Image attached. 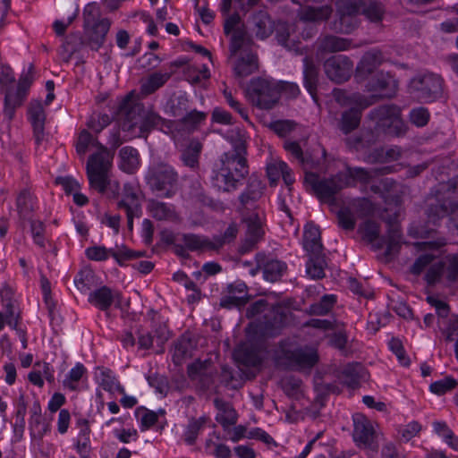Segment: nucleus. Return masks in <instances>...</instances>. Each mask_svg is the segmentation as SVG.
I'll use <instances>...</instances> for the list:
<instances>
[{
	"instance_id": "c9c22d12",
	"label": "nucleus",
	"mask_w": 458,
	"mask_h": 458,
	"mask_svg": "<svg viewBox=\"0 0 458 458\" xmlns=\"http://www.w3.org/2000/svg\"><path fill=\"white\" fill-rule=\"evenodd\" d=\"M119 155L122 160V169L129 174L134 173L140 164L138 150L127 146L121 148Z\"/></svg>"
},
{
	"instance_id": "e433bc0d",
	"label": "nucleus",
	"mask_w": 458,
	"mask_h": 458,
	"mask_svg": "<svg viewBox=\"0 0 458 458\" xmlns=\"http://www.w3.org/2000/svg\"><path fill=\"white\" fill-rule=\"evenodd\" d=\"M361 370L362 367L360 364L350 363L342 369L338 378L343 384L354 388L359 385Z\"/></svg>"
},
{
	"instance_id": "3c124183",
	"label": "nucleus",
	"mask_w": 458,
	"mask_h": 458,
	"mask_svg": "<svg viewBox=\"0 0 458 458\" xmlns=\"http://www.w3.org/2000/svg\"><path fill=\"white\" fill-rule=\"evenodd\" d=\"M206 113L193 109L188 111L184 115H182V117L180 118L179 123L188 130H195L206 120Z\"/></svg>"
},
{
	"instance_id": "4468645a",
	"label": "nucleus",
	"mask_w": 458,
	"mask_h": 458,
	"mask_svg": "<svg viewBox=\"0 0 458 458\" xmlns=\"http://www.w3.org/2000/svg\"><path fill=\"white\" fill-rule=\"evenodd\" d=\"M327 76L336 83L346 81L352 71V61L344 55L331 56L324 63Z\"/></svg>"
},
{
	"instance_id": "473e14b6",
	"label": "nucleus",
	"mask_w": 458,
	"mask_h": 458,
	"mask_svg": "<svg viewBox=\"0 0 458 458\" xmlns=\"http://www.w3.org/2000/svg\"><path fill=\"white\" fill-rule=\"evenodd\" d=\"M309 260L306 264V272L312 279H321L325 276L327 262L323 252L308 254Z\"/></svg>"
},
{
	"instance_id": "2f4dec72",
	"label": "nucleus",
	"mask_w": 458,
	"mask_h": 458,
	"mask_svg": "<svg viewBox=\"0 0 458 458\" xmlns=\"http://www.w3.org/2000/svg\"><path fill=\"white\" fill-rule=\"evenodd\" d=\"M276 38L277 42L288 50H293L298 55L306 54L307 48L300 47V42L291 38L290 28L285 23L276 27Z\"/></svg>"
},
{
	"instance_id": "0eeeda50",
	"label": "nucleus",
	"mask_w": 458,
	"mask_h": 458,
	"mask_svg": "<svg viewBox=\"0 0 458 458\" xmlns=\"http://www.w3.org/2000/svg\"><path fill=\"white\" fill-rule=\"evenodd\" d=\"M250 98L253 105L260 109H272L279 99L277 85L264 80H253L250 84Z\"/></svg>"
},
{
	"instance_id": "5fc2aeb1",
	"label": "nucleus",
	"mask_w": 458,
	"mask_h": 458,
	"mask_svg": "<svg viewBox=\"0 0 458 458\" xmlns=\"http://www.w3.org/2000/svg\"><path fill=\"white\" fill-rule=\"evenodd\" d=\"M17 208L21 218H27L34 210L30 193L27 190L21 191L17 198Z\"/></svg>"
},
{
	"instance_id": "774afa93",
	"label": "nucleus",
	"mask_w": 458,
	"mask_h": 458,
	"mask_svg": "<svg viewBox=\"0 0 458 458\" xmlns=\"http://www.w3.org/2000/svg\"><path fill=\"white\" fill-rule=\"evenodd\" d=\"M271 305L267 302V301L264 299H259L253 303H251L246 310V317L248 318H254L256 316H259L262 313H266L267 310H269Z\"/></svg>"
},
{
	"instance_id": "aec40b11",
	"label": "nucleus",
	"mask_w": 458,
	"mask_h": 458,
	"mask_svg": "<svg viewBox=\"0 0 458 458\" xmlns=\"http://www.w3.org/2000/svg\"><path fill=\"white\" fill-rule=\"evenodd\" d=\"M387 225V247L385 252L386 257H392L399 252L402 245L403 234L396 215L385 218Z\"/></svg>"
},
{
	"instance_id": "dca6fc26",
	"label": "nucleus",
	"mask_w": 458,
	"mask_h": 458,
	"mask_svg": "<svg viewBox=\"0 0 458 458\" xmlns=\"http://www.w3.org/2000/svg\"><path fill=\"white\" fill-rule=\"evenodd\" d=\"M263 346L259 343L249 340L240 344L233 352L235 360L246 367H257L261 364V351Z\"/></svg>"
},
{
	"instance_id": "6e6552de",
	"label": "nucleus",
	"mask_w": 458,
	"mask_h": 458,
	"mask_svg": "<svg viewBox=\"0 0 458 458\" xmlns=\"http://www.w3.org/2000/svg\"><path fill=\"white\" fill-rule=\"evenodd\" d=\"M33 64H30L28 73L21 76L16 91L13 88H7L4 97V114L9 120L14 116L15 109L21 106L26 93L33 81Z\"/></svg>"
},
{
	"instance_id": "f03ea898",
	"label": "nucleus",
	"mask_w": 458,
	"mask_h": 458,
	"mask_svg": "<svg viewBox=\"0 0 458 458\" xmlns=\"http://www.w3.org/2000/svg\"><path fill=\"white\" fill-rule=\"evenodd\" d=\"M114 155L106 147L100 146L97 152L90 155L86 165V172L90 188L101 194L106 193L108 198H115L119 185L112 182L110 169Z\"/></svg>"
},
{
	"instance_id": "7ed1b4c3",
	"label": "nucleus",
	"mask_w": 458,
	"mask_h": 458,
	"mask_svg": "<svg viewBox=\"0 0 458 458\" xmlns=\"http://www.w3.org/2000/svg\"><path fill=\"white\" fill-rule=\"evenodd\" d=\"M145 179L152 191L160 192L161 197L171 198L175 193L178 173L171 165L158 162L148 167Z\"/></svg>"
},
{
	"instance_id": "49530a36",
	"label": "nucleus",
	"mask_w": 458,
	"mask_h": 458,
	"mask_svg": "<svg viewBox=\"0 0 458 458\" xmlns=\"http://www.w3.org/2000/svg\"><path fill=\"white\" fill-rule=\"evenodd\" d=\"M251 44L252 39L244 29H234L230 44V51L232 55H235L240 49L244 47H249Z\"/></svg>"
},
{
	"instance_id": "a19ab883",
	"label": "nucleus",
	"mask_w": 458,
	"mask_h": 458,
	"mask_svg": "<svg viewBox=\"0 0 458 458\" xmlns=\"http://www.w3.org/2000/svg\"><path fill=\"white\" fill-rule=\"evenodd\" d=\"M285 270L286 265L276 259L265 260L263 264L264 278L271 283L280 280Z\"/></svg>"
},
{
	"instance_id": "052dcab7",
	"label": "nucleus",
	"mask_w": 458,
	"mask_h": 458,
	"mask_svg": "<svg viewBox=\"0 0 458 458\" xmlns=\"http://www.w3.org/2000/svg\"><path fill=\"white\" fill-rule=\"evenodd\" d=\"M339 225L344 230H353L355 227V218L351 210L347 208H341L337 212Z\"/></svg>"
},
{
	"instance_id": "9b49d317",
	"label": "nucleus",
	"mask_w": 458,
	"mask_h": 458,
	"mask_svg": "<svg viewBox=\"0 0 458 458\" xmlns=\"http://www.w3.org/2000/svg\"><path fill=\"white\" fill-rule=\"evenodd\" d=\"M242 221L246 225V233L239 251L247 253L255 248L256 244L263 238L265 232L258 213L242 214Z\"/></svg>"
},
{
	"instance_id": "603ef678",
	"label": "nucleus",
	"mask_w": 458,
	"mask_h": 458,
	"mask_svg": "<svg viewBox=\"0 0 458 458\" xmlns=\"http://www.w3.org/2000/svg\"><path fill=\"white\" fill-rule=\"evenodd\" d=\"M238 225L235 223H231L225 231L224 234L213 237L212 243L214 250H217L224 244L232 242L237 236Z\"/></svg>"
},
{
	"instance_id": "69168bd1",
	"label": "nucleus",
	"mask_w": 458,
	"mask_h": 458,
	"mask_svg": "<svg viewBox=\"0 0 458 458\" xmlns=\"http://www.w3.org/2000/svg\"><path fill=\"white\" fill-rule=\"evenodd\" d=\"M162 118L154 113H148L146 115L142 114V120L140 123V131L141 133L148 132L151 129L160 124Z\"/></svg>"
},
{
	"instance_id": "1a4fd4ad",
	"label": "nucleus",
	"mask_w": 458,
	"mask_h": 458,
	"mask_svg": "<svg viewBox=\"0 0 458 458\" xmlns=\"http://www.w3.org/2000/svg\"><path fill=\"white\" fill-rule=\"evenodd\" d=\"M144 106L127 96L119 105L117 119L123 131H132L142 120Z\"/></svg>"
},
{
	"instance_id": "bf43d9fd",
	"label": "nucleus",
	"mask_w": 458,
	"mask_h": 458,
	"mask_svg": "<svg viewBox=\"0 0 458 458\" xmlns=\"http://www.w3.org/2000/svg\"><path fill=\"white\" fill-rule=\"evenodd\" d=\"M457 381L450 377L442 380L434 382L430 385V391L437 394H443L447 391L454 389L457 386Z\"/></svg>"
},
{
	"instance_id": "bb28decb",
	"label": "nucleus",
	"mask_w": 458,
	"mask_h": 458,
	"mask_svg": "<svg viewBox=\"0 0 458 458\" xmlns=\"http://www.w3.org/2000/svg\"><path fill=\"white\" fill-rule=\"evenodd\" d=\"M361 108L351 107L341 114L337 127L345 135L356 130L360 123Z\"/></svg>"
},
{
	"instance_id": "7c9ffc66",
	"label": "nucleus",
	"mask_w": 458,
	"mask_h": 458,
	"mask_svg": "<svg viewBox=\"0 0 458 458\" xmlns=\"http://www.w3.org/2000/svg\"><path fill=\"white\" fill-rule=\"evenodd\" d=\"M202 148V143L199 140L191 139L182 151L181 159L184 165L193 169L198 168Z\"/></svg>"
},
{
	"instance_id": "e2e57ef3",
	"label": "nucleus",
	"mask_w": 458,
	"mask_h": 458,
	"mask_svg": "<svg viewBox=\"0 0 458 458\" xmlns=\"http://www.w3.org/2000/svg\"><path fill=\"white\" fill-rule=\"evenodd\" d=\"M445 268V263L443 261H437L433 263L425 275V280L428 284H435L441 277Z\"/></svg>"
},
{
	"instance_id": "37998d69",
	"label": "nucleus",
	"mask_w": 458,
	"mask_h": 458,
	"mask_svg": "<svg viewBox=\"0 0 458 458\" xmlns=\"http://www.w3.org/2000/svg\"><path fill=\"white\" fill-rule=\"evenodd\" d=\"M284 148L294 156L299 162L304 166L305 171L307 168H315L317 163L308 155H304L303 151L297 141H285Z\"/></svg>"
},
{
	"instance_id": "0e129e2a",
	"label": "nucleus",
	"mask_w": 458,
	"mask_h": 458,
	"mask_svg": "<svg viewBox=\"0 0 458 458\" xmlns=\"http://www.w3.org/2000/svg\"><path fill=\"white\" fill-rule=\"evenodd\" d=\"M366 0H339L340 12L347 13H358L365 6Z\"/></svg>"
},
{
	"instance_id": "a211bd4d",
	"label": "nucleus",
	"mask_w": 458,
	"mask_h": 458,
	"mask_svg": "<svg viewBox=\"0 0 458 458\" xmlns=\"http://www.w3.org/2000/svg\"><path fill=\"white\" fill-rule=\"evenodd\" d=\"M393 95L394 92H386L380 95H371L369 97H366L360 93L348 95L347 92L343 89L334 90V98L340 105L347 106L350 104H354L361 109H365L368 106L375 104L380 98H391Z\"/></svg>"
},
{
	"instance_id": "cd10ccee",
	"label": "nucleus",
	"mask_w": 458,
	"mask_h": 458,
	"mask_svg": "<svg viewBox=\"0 0 458 458\" xmlns=\"http://www.w3.org/2000/svg\"><path fill=\"white\" fill-rule=\"evenodd\" d=\"M303 247L308 254L323 252L319 228L313 224L305 226Z\"/></svg>"
},
{
	"instance_id": "412c9836",
	"label": "nucleus",
	"mask_w": 458,
	"mask_h": 458,
	"mask_svg": "<svg viewBox=\"0 0 458 458\" xmlns=\"http://www.w3.org/2000/svg\"><path fill=\"white\" fill-rule=\"evenodd\" d=\"M233 150L224 154L222 157V167L233 170V165L238 163L241 157H246L247 146L246 140L240 132L233 134L231 137Z\"/></svg>"
},
{
	"instance_id": "4c0bfd02",
	"label": "nucleus",
	"mask_w": 458,
	"mask_h": 458,
	"mask_svg": "<svg viewBox=\"0 0 458 458\" xmlns=\"http://www.w3.org/2000/svg\"><path fill=\"white\" fill-rule=\"evenodd\" d=\"M148 208L152 216L157 220H171L175 217V212L172 206L153 199L148 200Z\"/></svg>"
},
{
	"instance_id": "6e6d98bb",
	"label": "nucleus",
	"mask_w": 458,
	"mask_h": 458,
	"mask_svg": "<svg viewBox=\"0 0 458 458\" xmlns=\"http://www.w3.org/2000/svg\"><path fill=\"white\" fill-rule=\"evenodd\" d=\"M361 12L372 22L380 21L385 13L382 4L377 2H370L369 4L365 3Z\"/></svg>"
},
{
	"instance_id": "9d476101",
	"label": "nucleus",
	"mask_w": 458,
	"mask_h": 458,
	"mask_svg": "<svg viewBox=\"0 0 458 458\" xmlns=\"http://www.w3.org/2000/svg\"><path fill=\"white\" fill-rule=\"evenodd\" d=\"M392 172L390 166H383L380 168H372L367 170L362 167H351L346 165L345 171L338 173V177L341 182L345 183V186H353L356 182L362 184L369 183L373 178L380 175H386Z\"/></svg>"
},
{
	"instance_id": "f3484780",
	"label": "nucleus",
	"mask_w": 458,
	"mask_h": 458,
	"mask_svg": "<svg viewBox=\"0 0 458 458\" xmlns=\"http://www.w3.org/2000/svg\"><path fill=\"white\" fill-rule=\"evenodd\" d=\"M117 208L125 210L128 229L131 231L133 228V217L140 216L141 214V205L139 201L138 195L131 185H124L123 196V199L117 202Z\"/></svg>"
},
{
	"instance_id": "39448f33",
	"label": "nucleus",
	"mask_w": 458,
	"mask_h": 458,
	"mask_svg": "<svg viewBox=\"0 0 458 458\" xmlns=\"http://www.w3.org/2000/svg\"><path fill=\"white\" fill-rule=\"evenodd\" d=\"M285 318V313L280 305H271L262 319L250 323L246 331L248 334L253 333L262 337H273L279 335Z\"/></svg>"
},
{
	"instance_id": "79ce46f5",
	"label": "nucleus",
	"mask_w": 458,
	"mask_h": 458,
	"mask_svg": "<svg viewBox=\"0 0 458 458\" xmlns=\"http://www.w3.org/2000/svg\"><path fill=\"white\" fill-rule=\"evenodd\" d=\"M191 339L188 336L182 335L174 344V352L173 360L174 364L180 365L182 360L191 356L192 350Z\"/></svg>"
},
{
	"instance_id": "a18cd8bd",
	"label": "nucleus",
	"mask_w": 458,
	"mask_h": 458,
	"mask_svg": "<svg viewBox=\"0 0 458 458\" xmlns=\"http://www.w3.org/2000/svg\"><path fill=\"white\" fill-rule=\"evenodd\" d=\"M207 421L208 418L206 417H200L199 419L192 417L190 419L189 424L184 432V441L188 445H192L195 444L199 432L204 427Z\"/></svg>"
},
{
	"instance_id": "13d9d810",
	"label": "nucleus",
	"mask_w": 458,
	"mask_h": 458,
	"mask_svg": "<svg viewBox=\"0 0 458 458\" xmlns=\"http://www.w3.org/2000/svg\"><path fill=\"white\" fill-rule=\"evenodd\" d=\"M436 259L437 256L432 253L420 255L411 267V273L416 276L420 275L428 266H431Z\"/></svg>"
},
{
	"instance_id": "c756f323",
	"label": "nucleus",
	"mask_w": 458,
	"mask_h": 458,
	"mask_svg": "<svg viewBox=\"0 0 458 458\" xmlns=\"http://www.w3.org/2000/svg\"><path fill=\"white\" fill-rule=\"evenodd\" d=\"M214 404L216 408L220 411V413L217 414L216 420L222 425L224 428L236 424L237 413L228 402H225L220 398H216L214 400Z\"/></svg>"
},
{
	"instance_id": "de8ad7c7",
	"label": "nucleus",
	"mask_w": 458,
	"mask_h": 458,
	"mask_svg": "<svg viewBox=\"0 0 458 458\" xmlns=\"http://www.w3.org/2000/svg\"><path fill=\"white\" fill-rule=\"evenodd\" d=\"M252 22L258 38L264 39L271 34V21L266 13H259L253 15Z\"/></svg>"
},
{
	"instance_id": "f8f14e48",
	"label": "nucleus",
	"mask_w": 458,
	"mask_h": 458,
	"mask_svg": "<svg viewBox=\"0 0 458 458\" xmlns=\"http://www.w3.org/2000/svg\"><path fill=\"white\" fill-rule=\"evenodd\" d=\"M318 360V355L314 350L296 349L284 351L279 358V364L288 369H299L313 367Z\"/></svg>"
},
{
	"instance_id": "4be33fe9",
	"label": "nucleus",
	"mask_w": 458,
	"mask_h": 458,
	"mask_svg": "<svg viewBox=\"0 0 458 458\" xmlns=\"http://www.w3.org/2000/svg\"><path fill=\"white\" fill-rule=\"evenodd\" d=\"M383 54L380 50H371L364 54L356 68V77L360 80L373 74L383 62Z\"/></svg>"
},
{
	"instance_id": "680f3d73",
	"label": "nucleus",
	"mask_w": 458,
	"mask_h": 458,
	"mask_svg": "<svg viewBox=\"0 0 458 458\" xmlns=\"http://www.w3.org/2000/svg\"><path fill=\"white\" fill-rule=\"evenodd\" d=\"M171 111L174 117L182 118L189 111V100L185 95H181L172 101Z\"/></svg>"
},
{
	"instance_id": "09e8293b",
	"label": "nucleus",
	"mask_w": 458,
	"mask_h": 458,
	"mask_svg": "<svg viewBox=\"0 0 458 458\" xmlns=\"http://www.w3.org/2000/svg\"><path fill=\"white\" fill-rule=\"evenodd\" d=\"M392 78L384 72H376L366 84V88L369 91H379L383 92L388 89Z\"/></svg>"
},
{
	"instance_id": "8fccbe9b",
	"label": "nucleus",
	"mask_w": 458,
	"mask_h": 458,
	"mask_svg": "<svg viewBox=\"0 0 458 458\" xmlns=\"http://www.w3.org/2000/svg\"><path fill=\"white\" fill-rule=\"evenodd\" d=\"M89 146L96 147L98 149L100 146H103V144L98 141L97 137L93 136L84 129L80 132L78 137L76 143L77 153L81 156L84 155L87 152Z\"/></svg>"
},
{
	"instance_id": "864d4df0",
	"label": "nucleus",
	"mask_w": 458,
	"mask_h": 458,
	"mask_svg": "<svg viewBox=\"0 0 458 458\" xmlns=\"http://www.w3.org/2000/svg\"><path fill=\"white\" fill-rule=\"evenodd\" d=\"M335 301V298L334 295H324L319 302L310 306L308 312L310 315H325L332 309Z\"/></svg>"
},
{
	"instance_id": "a878e982",
	"label": "nucleus",
	"mask_w": 458,
	"mask_h": 458,
	"mask_svg": "<svg viewBox=\"0 0 458 458\" xmlns=\"http://www.w3.org/2000/svg\"><path fill=\"white\" fill-rule=\"evenodd\" d=\"M265 184L256 175L251 174L248 179L246 190L240 195L239 200L242 207H245L250 202L258 201L263 195Z\"/></svg>"
},
{
	"instance_id": "f257e3e1",
	"label": "nucleus",
	"mask_w": 458,
	"mask_h": 458,
	"mask_svg": "<svg viewBox=\"0 0 458 458\" xmlns=\"http://www.w3.org/2000/svg\"><path fill=\"white\" fill-rule=\"evenodd\" d=\"M83 19V36L71 34L64 43L65 50L70 52L69 56L78 51L81 45L88 46L92 50H98L103 46L110 29V21L101 18L100 11L95 4L86 5Z\"/></svg>"
},
{
	"instance_id": "4d7b16f0",
	"label": "nucleus",
	"mask_w": 458,
	"mask_h": 458,
	"mask_svg": "<svg viewBox=\"0 0 458 458\" xmlns=\"http://www.w3.org/2000/svg\"><path fill=\"white\" fill-rule=\"evenodd\" d=\"M111 122V119L106 114L94 113L89 119L87 126L95 133H99L105 127Z\"/></svg>"
},
{
	"instance_id": "20e7f679",
	"label": "nucleus",
	"mask_w": 458,
	"mask_h": 458,
	"mask_svg": "<svg viewBox=\"0 0 458 458\" xmlns=\"http://www.w3.org/2000/svg\"><path fill=\"white\" fill-rule=\"evenodd\" d=\"M304 182L311 187L321 202L327 203L330 207L336 205L335 195L346 187L345 183L340 181L338 173L330 178L321 179L318 174L306 171Z\"/></svg>"
},
{
	"instance_id": "ea45409f",
	"label": "nucleus",
	"mask_w": 458,
	"mask_h": 458,
	"mask_svg": "<svg viewBox=\"0 0 458 458\" xmlns=\"http://www.w3.org/2000/svg\"><path fill=\"white\" fill-rule=\"evenodd\" d=\"M360 230L362 233V238L369 243H373V248L376 250H380L383 248V240L374 243V242L378 239L380 233L379 225L377 223L372 220H367Z\"/></svg>"
},
{
	"instance_id": "f704fd0d",
	"label": "nucleus",
	"mask_w": 458,
	"mask_h": 458,
	"mask_svg": "<svg viewBox=\"0 0 458 458\" xmlns=\"http://www.w3.org/2000/svg\"><path fill=\"white\" fill-rule=\"evenodd\" d=\"M172 72H154L141 82L140 93L147 96L154 93L162 87L171 77Z\"/></svg>"
},
{
	"instance_id": "338daca9",
	"label": "nucleus",
	"mask_w": 458,
	"mask_h": 458,
	"mask_svg": "<svg viewBox=\"0 0 458 458\" xmlns=\"http://www.w3.org/2000/svg\"><path fill=\"white\" fill-rule=\"evenodd\" d=\"M30 231L36 244L41 248L45 247L44 233L45 225L40 220H30Z\"/></svg>"
},
{
	"instance_id": "ddd939ff",
	"label": "nucleus",
	"mask_w": 458,
	"mask_h": 458,
	"mask_svg": "<svg viewBox=\"0 0 458 458\" xmlns=\"http://www.w3.org/2000/svg\"><path fill=\"white\" fill-rule=\"evenodd\" d=\"M353 440L359 447L377 451L378 445L376 442V432L370 421L361 415L353 419Z\"/></svg>"
},
{
	"instance_id": "5701e85b",
	"label": "nucleus",
	"mask_w": 458,
	"mask_h": 458,
	"mask_svg": "<svg viewBox=\"0 0 458 458\" xmlns=\"http://www.w3.org/2000/svg\"><path fill=\"white\" fill-rule=\"evenodd\" d=\"M29 115L32 123L36 143L39 144L44 132L45 112L40 101L34 100L30 104Z\"/></svg>"
},
{
	"instance_id": "58836bf2",
	"label": "nucleus",
	"mask_w": 458,
	"mask_h": 458,
	"mask_svg": "<svg viewBox=\"0 0 458 458\" xmlns=\"http://www.w3.org/2000/svg\"><path fill=\"white\" fill-rule=\"evenodd\" d=\"M89 301L102 310H107L113 303L114 294L107 286H102L89 294Z\"/></svg>"
},
{
	"instance_id": "b1692460",
	"label": "nucleus",
	"mask_w": 458,
	"mask_h": 458,
	"mask_svg": "<svg viewBox=\"0 0 458 458\" xmlns=\"http://www.w3.org/2000/svg\"><path fill=\"white\" fill-rule=\"evenodd\" d=\"M318 50L322 53H334L347 50L351 47V40L335 35H322L318 40Z\"/></svg>"
},
{
	"instance_id": "c85d7f7f",
	"label": "nucleus",
	"mask_w": 458,
	"mask_h": 458,
	"mask_svg": "<svg viewBox=\"0 0 458 458\" xmlns=\"http://www.w3.org/2000/svg\"><path fill=\"white\" fill-rule=\"evenodd\" d=\"M212 181L218 189L230 192L237 189L240 178L234 176L233 170L221 167L218 171L215 172Z\"/></svg>"
},
{
	"instance_id": "423d86ee",
	"label": "nucleus",
	"mask_w": 458,
	"mask_h": 458,
	"mask_svg": "<svg viewBox=\"0 0 458 458\" xmlns=\"http://www.w3.org/2000/svg\"><path fill=\"white\" fill-rule=\"evenodd\" d=\"M411 93L421 102H430L442 94V79L434 73L417 76L411 81Z\"/></svg>"
},
{
	"instance_id": "2eb2a0df",
	"label": "nucleus",
	"mask_w": 458,
	"mask_h": 458,
	"mask_svg": "<svg viewBox=\"0 0 458 458\" xmlns=\"http://www.w3.org/2000/svg\"><path fill=\"white\" fill-rule=\"evenodd\" d=\"M369 118L375 123L376 130H390L394 123H400V108L395 105H383L372 109Z\"/></svg>"
},
{
	"instance_id": "c03bdc74",
	"label": "nucleus",
	"mask_w": 458,
	"mask_h": 458,
	"mask_svg": "<svg viewBox=\"0 0 458 458\" xmlns=\"http://www.w3.org/2000/svg\"><path fill=\"white\" fill-rule=\"evenodd\" d=\"M182 240L184 242L186 248L190 250H200L208 249L214 250L212 241L208 238L201 237L197 234H183Z\"/></svg>"
},
{
	"instance_id": "72a5a7b5",
	"label": "nucleus",
	"mask_w": 458,
	"mask_h": 458,
	"mask_svg": "<svg viewBox=\"0 0 458 458\" xmlns=\"http://www.w3.org/2000/svg\"><path fill=\"white\" fill-rule=\"evenodd\" d=\"M258 57L252 53H248L245 56L241 57L235 66L234 72L237 77H247L258 70Z\"/></svg>"
},
{
	"instance_id": "6ab92c4d",
	"label": "nucleus",
	"mask_w": 458,
	"mask_h": 458,
	"mask_svg": "<svg viewBox=\"0 0 458 458\" xmlns=\"http://www.w3.org/2000/svg\"><path fill=\"white\" fill-rule=\"evenodd\" d=\"M303 58V82L307 91L310 94L313 100L318 102L317 89L318 85L319 66L315 63L312 56L308 55L306 49Z\"/></svg>"
},
{
	"instance_id": "393cba45",
	"label": "nucleus",
	"mask_w": 458,
	"mask_h": 458,
	"mask_svg": "<svg viewBox=\"0 0 458 458\" xmlns=\"http://www.w3.org/2000/svg\"><path fill=\"white\" fill-rule=\"evenodd\" d=\"M456 211H458V201H450L448 204L437 201L428 206L427 216L428 222L437 225L441 219L448 216H453Z\"/></svg>"
}]
</instances>
